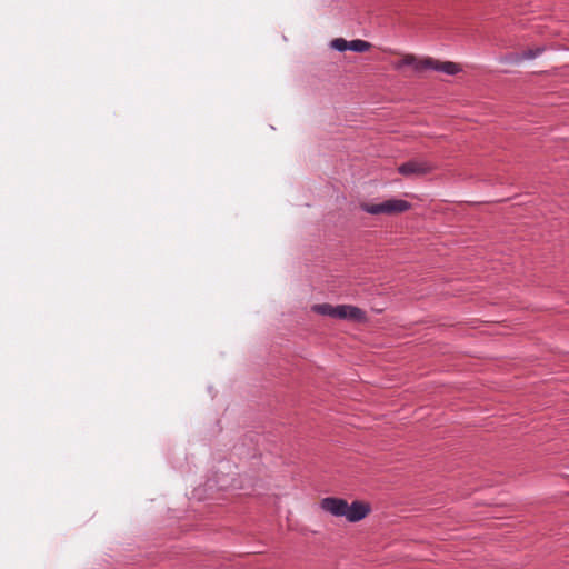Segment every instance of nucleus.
I'll return each mask as SVG.
<instances>
[{
  "label": "nucleus",
  "mask_w": 569,
  "mask_h": 569,
  "mask_svg": "<svg viewBox=\"0 0 569 569\" xmlns=\"http://www.w3.org/2000/svg\"><path fill=\"white\" fill-rule=\"evenodd\" d=\"M360 209L369 214L392 216L411 209V203L402 199H388L380 203H361Z\"/></svg>",
  "instance_id": "3"
},
{
  "label": "nucleus",
  "mask_w": 569,
  "mask_h": 569,
  "mask_svg": "<svg viewBox=\"0 0 569 569\" xmlns=\"http://www.w3.org/2000/svg\"><path fill=\"white\" fill-rule=\"evenodd\" d=\"M432 167L427 162L408 161L399 166L398 172L402 176L425 174L430 172Z\"/></svg>",
  "instance_id": "5"
},
{
  "label": "nucleus",
  "mask_w": 569,
  "mask_h": 569,
  "mask_svg": "<svg viewBox=\"0 0 569 569\" xmlns=\"http://www.w3.org/2000/svg\"><path fill=\"white\" fill-rule=\"evenodd\" d=\"M312 310L319 315L336 318L337 306L321 303L312 306Z\"/></svg>",
  "instance_id": "7"
},
{
  "label": "nucleus",
  "mask_w": 569,
  "mask_h": 569,
  "mask_svg": "<svg viewBox=\"0 0 569 569\" xmlns=\"http://www.w3.org/2000/svg\"><path fill=\"white\" fill-rule=\"evenodd\" d=\"M336 319L363 322L366 321L367 317L366 312L356 306L338 305L336 311Z\"/></svg>",
  "instance_id": "4"
},
{
  "label": "nucleus",
  "mask_w": 569,
  "mask_h": 569,
  "mask_svg": "<svg viewBox=\"0 0 569 569\" xmlns=\"http://www.w3.org/2000/svg\"><path fill=\"white\" fill-rule=\"evenodd\" d=\"M542 51H543V49L538 47L536 49L526 50L521 54H515V53L508 54L502 59V61L509 62V63H518L523 60H532V59L539 57Z\"/></svg>",
  "instance_id": "6"
},
{
  "label": "nucleus",
  "mask_w": 569,
  "mask_h": 569,
  "mask_svg": "<svg viewBox=\"0 0 569 569\" xmlns=\"http://www.w3.org/2000/svg\"><path fill=\"white\" fill-rule=\"evenodd\" d=\"M348 47L350 51L361 53L368 51L371 48V43L366 40L355 39L349 41Z\"/></svg>",
  "instance_id": "8"
},
{
  "label": "nucleus",
  "mask_w": 569,
  "mask_h": 569,
  "mask_svg": "<svg viewBox=\"0 0 569 569\" xmlns=\"http://www.w3.org/2000/svg\"><path fill=\"white\" fill-rule=\"evenodd\" d=\"M405 67H411L416 73H421L426 70H433L443 72L449 76H455L461 71L459 64L455 62H440L430 57L418 59L413 54H406L401 60L393 63V68L398 71Z\"/></svg>",
  "instance_id": "2"
},
{
  "label": "nucleus",
  "mask_w": 569,
  "mask_h": 569,
  "mask_svg": "<svg viewBox=\"0 0 569 569\" xmlns=\"http://www.w3.org/2000/svg\"><path fill=\"white\" fill-rule=\"evenodd\" d=\"M320 507L333 517H343L349 522L362 520L370 512V506L362 501H353L348 503L345 499L328 497L323 498Z\"/></svg>",
  "instance_id": "1"
},
{
  "label": "nucleus",
  "mask_w": 569,
  "mask_h": 569,
  "mask_svg": "<svg viewBox=\"0 0 569 569\" xmlns=\"http://www.w3.org/2000/svg\"><path fill=\"white\" fill-rule=\"evenodd\" d=\"M348 43L349 41L345 40L343 38H337L332 40L331 47L339 52H345L349 50Z\"/></svg>",
  "instance_id": "9"
}]
</instances>
